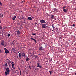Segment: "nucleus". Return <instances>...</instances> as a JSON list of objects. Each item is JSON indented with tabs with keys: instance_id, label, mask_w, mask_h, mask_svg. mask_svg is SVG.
I'll list each match as a JSON object with an SVG mask.
<instances>
[{
	"instance_id": "nucleus-50",
	"label": "nucleus",
	"mask_w": 76,
	"mask_h": 76,
	"mask_svg": "<svg viewBox=\"0 0 76 76\" xmlns=\"http://www.w3.org/2000/svg\"><path fill=\"white\" fill-rule=\"evenodd\" d=\"M0 10H1L0 9Z\"/></svg>"
},
{
	"instance_id": "nucleus-47",
	"label": "nucleus",
	"mask_w": 76,
	"mask_h": 76,
	"mask_svg": "<svg viewBox=\"0 0 76 76\" xmlns=\"http://www.w3.org/2000/svg\"><path fill=\"white\" fill-rule=\"evenodd\" d=\"M35 24H37V23H35Z\"/></svg>"
},
{
	"instance_id": "nucleus-2",
	"label": "nucleus",
	"mask_w": 76,
	"mask_h": 76,
	"mask_svg": "<svg viewBox=\"0 0 76 76\" xmlns=\"http://www.w3.org/2000/svg\"><path fill=\"white\" fill-rule=\"evenodd\" d=\"M1 45L2 46H4V47H5L6 45L4 44V40H2L1 42Z\"/></svg>"
},
{
	"instance_id": "nucleus-51",
	"label": "nucleus",
	"mask_w": 76,
	"mask_h": 76,
	"mask_svg": "<svg viewBox=\"0 0 76 76\" xmlns=\"http://www.w3.org/2000/svg\"><path fill=\"white\" fill-rule=\"evenodd\" d=\"M55 7H56V6Z\"/></svg>"
},
{
	"instance_id": "nucleus-3",
	"label": "nucleus",
	"mask_w": 76,
	"mask_h": 76,
	"mask_svg": "<svg viewBox=\"0 0 76 76\" xmlns=\"http://www.w3.org/2000/svg\"><path fill=\"white\" fill-rule=\"evenodd\" d=\"M37 67H39L40 69H42V66L40 65V63L37 62Z\"/></svg>"
},
{
	"instance_id": "nucleus-39",
	"label": "nucleus",
	"mask_w": 76,
	"mask_h": 76,
	"mask_svg": "<svg viewBox=\"0 0 76 76\" xmlns=\"http://www.w3.org/2000/svg\"><path fill=\"white\" fill-rule=\"evenodd\" d=\"M21 75H22V73H21V72H20V76H21Z\"/></svg>"
},
{
	"instance_id": "nucleus-4",
	"label": "nucleus",
	"mask_w": 76,
	"mask_h": 76,
	"mask_svg": "<svg viewBox=\"0 0 76 76\" xmlns=\"http://www.w3.org/2000/svg\"><path fill=\"white\" fill-rule=\"evenodd\" d=\"M40 22L43 24L46 23V22H45V20L43 19L41 20H40Z\"/></svg>"
},
{
	"instance_id": "nucleus-6",
	"label": "nucleus",
	"mask_w": 76,
	"mask_h": 76,
	"mask_svg": "<svg viewBox=\"0 0 76 76\" xmlns=\"http://www.w3.org/2000/svg\"><path fill=\"white\" fill-rule=\"evenodd\" d=\"M42 28H46V27H47V26H46V24H42Z\"/></svg>"
},
{
	"instance_id": "nucleus-26",
	"label": "nucleus",
	"mask_w": 76,
	"mask_h": 76,
	"mask_svg": "<svg viewBox=\"0 0 76 76\" xmlns=\"http://www.w3.org/2000/svg\"><path fill=\"white\" fill-rule=\"evenodd\" d=\"M0 16L1 17H3V14H1Z\"/></svg>"
},
{
	"instance_id": "nucleus-40",
	"label": "nucleus",
	"mask_w": 76,
	"mask_h": 76,
	"mask_svg": "<svg viewBox=\"0 0 76 76\" xmlns=\"http://www.w3.org/2000/svg\"><path fill=\"white\" fill-rule=\"evenodd\" d=\"M17 58H18V59H19V58H18L19 56H17Z\"/></svg>"
},
{
	"instance_id": "nucleus-11",
	"label": "nucleus",
	"mask_w": 76,
	"mask_h": 76,
	"mask_svg": "<svg viewBox=\"0 0 76 76\" xmlns=\"http://www.w3.org/2000/svg\"><path fill=\"white\" fill-rule=\"evenodd\" d=\"M16 32L18 35H19V34H20V31H19V30L16 31Z\"/></svg>"
},
{
	"instance_id": "nucleus-7",
	"label": "nucleus",
	"mask_w": 76,
	"mask_h": 76,
	"mask_svg": "<svg viewBox=\"0 0 76 76\" xmlns=\"http://www.w3.org/2000/svg\"><path fill=\"white\" fill-rule=\"evenodd\" d=\"M8 64H9V66H12V61H10L7 62Z\"/></svg>"
},
{
	"instance_id": "nucleus-27",
	"label": "nucleus",
	"mask_w": 76,
	"mask_h": 76,
	"mask_svg": "<svg viewBox=\"0 0 76 76\" xmlns=\"http://www.w3.org/2000/svg\"><path fill=\"white\" fill-rule=\"evenodd\" d=\"M15 73H18V70H16L15 71Z\"/></svg>"
},
{
	"instance_id": "nucleus-49",
	"label": "nucleus",
	"mask_w": 76,
	"mask_h": 76,
	"mask_svg": "<svg viewBox=\"0 0 76 76\" xmlns=\"http://www.w3.org/2000/svg\"><path fill=\"white\" fill-rule=\"evenodd\" d=\"M37 28H38V27H37Z\"/></svg>"
},
{
	"instance_id": "nucleus-44",
	"label": "nucleus",
	"mask_w": 76,
	"mask_h": 76,
	"mask_svg": "<svg viewBox=\"0 0 76 76\" xmlns=\"http://www.w3.org/2000/svg\"><path fill=\"white\" fill-rule=\"evenodd\" d=\"M14 41H15V40H13L12 42H14Z\"/></svg>"
},
{
	"instance_id": "nucleus-45",
	"label": "nucleus",
	"mask_w": 76,
	"mask_h": 76,
	"mask_svg": "<svg viewBox=\"0 0 76 76\" xmlns=\"http://www.w3.org/2000/svg\"><path fill=\"white\" fill-rule=\"evenodd\" d=\"M75 75H76V72L75 73Z\"/></svg>"
},
{
	"instance_id": "nucleus-8",
	"label": "nucleus",
	"mask_w": 76,
	"mask_h": 76,
	"mask_svg": "<svg viewBox=\"0 0 76 76\" xmlns=\"http://www.w3.org/2000/svg\"><path fill=\"white\" fill-rule=\"evenodd\" d=\"M12 68L14 69V70L15 69V68L14 67V65L15 64V63L13 62H12Z\"/></svg>"
},
{
	"instance_id": "nucleus-16",
	"label": "nucleus",
	"mask_w": 76,
	"mask_h": 76,
	"mask_svg": "<svg viewBox=\"0 0 76 76\" xmlns=\"http://www.w3.org/2000/svg\"><path fill=\"white\" fill-rule=\"evenodd\" d=\"M16 18V16H14L13 18H12V19L13 20H15V19Z\"/></svg>"
},
{
	"instance_id": "nucleus-33",
	"label": "nucleus",
	"mask_w": 76,
	"mask_h": 76,
	"mask_svg": "<svg viewBox=\"0 0 76 76\" xmlns=\"http://www.w3.org/2000/svg\"><path fill=\"white\" fill-rule=\"evenodd\" d=\"M56 31H58V28H56L55 29Z\"/></svg>"
},
{
	"instance_id": "nucleus-32",
	"label": "nucleus",
	"mask_w": 76,
	"mask_h": 76,
	"mask_svg": "<svg viewBox=\"0 0 76 76\" xmlns=\"http://www.w3.org/2000/svg\"><path fill=\"white\" fill-rule=\"evenodd\" d=\"M66 7L64 6L63 7V9H65Z\"/></svg>"
},
{
	"instance_id": "nucleus-5",
	"label": "nucleus",
	"mask_w": 76,
	"mask_h": 76,
	"mask_svg": "<svg viewBox=\"0 0 76 76\" xmlns=\"http://www.w3.org/2000/svg\"><path fill=\"white\" fill-rule=\"evenodd\" d=\"M4 50L6 54H9V53H10V52H9L8 50H7L6 49V48H4Z\"/></svg>"
},
{
	"instance_id": "nucleus-23",
	"label": "nucleus",
	"mask_w": 76,
	"mask_h": 76,
	"mask_svg": "<svg viewBox=\"0 0 76 76\" xmlns=\"http://www.w3.org/2000/svg\"><path fill=\"white\" fill-rule=\"evenodd\" d=\"M2 5H3V4L0 1V6H2Z\"/></svg>"
},
{
	"instance_id": "nucleus-10",
	"label": "nucleus",
	"mask_w": 76,
	"mask_h": 76,
	"mask_svg": "<svg viewBox=\"0 0 76 76\" xmlns=\"http://www.w3.org/2000/svg\"><path fill=\"white\" fill-rule=\"evenodd\" d=\"M28 19L29 20H32V18H31V17H28Z\"/></svg>"
},
{
	"instance_id": "nucleus-9",
	"label": "nucleus",
	"mask_w": 76,
	"mask_h": 76,
	"mask_svg": "<svg viewBox=\"0 0 76 76\" xmlns=\"http://www.w3.org/2000/svg\"><path fill=\"white\" fill-rule=\"evenodd\" d=\"M21 56L22 57H25V53L24 52L22 53L21 54Z\"/></svg>"
},
{
	"instance_id": "nucleus-14",
	"label": "nucleus",
	"mask_w": 76,
	"mask_h": 76,
	"mask_svg": "<svg viewBox=\"0 0 76 76\" xmlns=\"http://www.w3.org/2000/svg\"><path fill=\"white\" fill-rule=\"evenodd\" d=\"M42 50H43V48L42 47H40L39 48V50L40 51H41Z\"/></svg>"
},
{
	"instance_id": "nucleus-35",
	"label": "nucleus",
	"mask_w": 76,
	"mask_h": 76,
	"mask_svg": "<svg viewBox=\"0 0 76 76\" xmlns=\"http://www.w3.org/2000/svg\"><path fill=\"white\" fill-rule=\"evenodd\" d=\"M34 57H35V58H36L37 57V55H35Z\"/></svg>"
},
{
	"instance_id": "nucleus-1",
	"label": "nucleus",
	"mask_w": 76,
	"mask_h": 76,
	"mask_svg": "<svg viewBox=\"0 0 76 76\" xmlns=\"http://www.w3.org/2000/svg\"><path fill=\"white\" fill-rule=\"evenodd\" d=\"M6 71L5 72V75L7 76V75H9L10 73V69L8 67L6 68Z\"/></svg>"
},
{
	"instance_id": "nucleus-36",
	"label": "nucleus",
	"mask_w": 76,
	"mask_h": 76,
	"mask_svg": "<svg viewBox=\"0 0 76 76\" xmlns=\"http://www.w3.org/2000/svg\"><path fill=\"white\" fill-rule=\"evenodd\" d=\"M12 50L13 51H15V50L14 49H13Z\"/></svg>"
},
{
	"instance_id": "nucleus-25",
	"label": "nucleus",
	"mask_w": 76,
	"mask_h": 76,
	"mask_svg": "<svg viewBox=\"0 0 76 76\" xmlns=\"http://www.w3.org/2000/svg\"><path fill=\"white\" fill-rule=\"evenodd\" d=\"M52 28H53V30H54V24H52Z\"/></svg>"
},
{
	"instance_id": "nucleus-12",
	"label": "nucleus",
	"mask_w": 76,
	"mask_h": 76,
	"mask_svg": "<svg viewBox=\"0 0 76 76\" xmlns=\"http://www.w3.org/2000/svg\"><path fill=\"white\" fill-rule=\"evenodd\" d=\"M50 18L51 19H54L55 18V17H54V15H51V16L50 17Z\"/></svg>"
},
{
	"instance_id": "nucleus-21",
	"label": "nucleus",
	"mask_w": 76,
	"mask_h": 76,
	"mask_svg": "<svg viewBox=\"0 0 76 76\" xmlns=\"http://www.w3.org/2000/svg\"><path fill=\"white\" fill-rule=\"evenodd\" d=\"M32 34L33 35H36V33H34H34L32 32Z\"/></svg>"
},
{
	"instance_id": "nucleus-42",
	"label": "nucleus",
	"mask_w": 76,
	"mask_h": 76,
	"mask_svg": "<svg viewBox=\"0 0 76 76\" xmlns=\"http://www.w3.org/2000/svg\"><path fill=\"white\" fill-rule=\"evenodd\" d=\"M6 28V27H4V28H3V29H5Z\"/></svg>"
},
{
	"instance_id": "nucleus-17",
	"label": "nucleus",
	"mask_w": 76,
	"mask_h": 76,
	"mask_svg": "<svg viewBox=\"0 0 76 76\" xmlns=\"http://www.w3.org/2000/svg\"><path fill=\"white\" fill-rule=\"evenodd\" d=\"M26 60L27 61H29V58L27 57L26 58Z\"/></svg>"
},
{
	"instance_id": "nucleus-34",
	"label": "nucleus",
	"mask_w": 76,
	"mask_h": 76,
	"mask_svg": "<svg viewBox=\"0 0 76 76\" xmlns=\"http://www.w3.org/2000/svg\"><path fill=\"white\" fill-rule=\"evenodd\" d=\"M49 72L50 73V75H51V73H52V71H49Z\"/></svg>"
},
{
	"instance_id": "nucleus-38",
	"label": "nucleus",
	"mask_w": 76,
	"mask_h": 76,
	"mask_svg": "<svg viewBox=\"0 0 76 76\" xmlns=\"http://www.w3.org/2000/svg\"><path fill=\"white\" fill-rule=\"evenodd\" d=\"M2 53V51L1 50H0V53Z\"/></svg>"
},
{
	"instance_id": "nucleus-18",
	"label": "nucleus",
	"mask_w": 76,
	"mask_h": 76,
	"mask_svg": "<svg viewBox=\"0 0 76 76\" xmlns=\"http://www.w3.org/2000/svg\"><path fill=\"white\" fill-rule=\"evenodd\" d=\"M53 10H54V11H55V12H57V9L56 8H54L53 9Z\"/></svg>"
},
{
	"instance_id": "nucleus-22",
	"label": "nucleus",
	"mask_w": 76,
	"mask_h": 76,
	"mask_svg": "<svg viewBox=\"0 0 76 76\" xmlns=\"http://www.w3.org/2000/svg\"><path fill=\"white\" fill-rule=\"evenodd\" d=\"M5 66L6 67H7V63H6Z\"/></svg>"
},
{
	"instance_id": "nucleus-20",
	"label": "nucleus",
	"mask_w": 76,
	"mask_h": 76,
	"mask_svg": "<svg viewBox=\"0 0 76 76\" xmlns=\"http://www.w3.org/2000/svg\"><path fill=\"white\" fill-rule=\"evenodd\" d=\"M31 56H32V57H35V55H34V54H32L31 55Z\"/></svg>"
},
{
	"instance_id": "nucleus-31",
	"label": "nucleus",
	"mask_w": 76,
	"mask_h": 76,
	"mask_svg": "<svg viewBox=\"0 0 76 76\" xmlns=\"http://www.w3.org/2000/svg\"><path fill=\"white\" fill-rule=\"evenodd\" d=\"M7 36V37H10V34H9Z\"/></svg>"
},
{
	"instance_id": "nucleus-24",
	"label": "nucleus",
	"mask_w": 76,
	"mask_h": 76,
	"mask_svg": "<svg viewBox=\"0 0 76 76\" xmlns=\"http://www.w3.org/2000/svg\"><path fill=\"white\" fill-rule=\"evenodd\" d=\"M15 44V42H12V44H13V45H14V44Z\"/></svg>"
},
{
	"instance_id": "nucleus-41",
	"label": "nucleus",
	"mask_w": 76,
	"mask_h": 76,
	"mask_svg": "<svg viewBox=\"0 0 76 76\" xmlns=\"http://www.w3.org/2000/svg\"><path fill=\"white\" fill-rule=\"evenodd\" d=\"M19 70H20V72H21V70H20V68H19Z\"/></svg>"
},
{
	"instance_id": "nucleus-15",
	"label": "nucleus",
	"mask_w": 76,
	"mask_h": 76,
	"mask_svg": "<svg viewBox=\"0 0 76 76\" xmlns=\"http://www.w3.org/2000/svg\"><path fill=\"white\" fill-rule=\"evenodd\" d=\"M63 11H64V13H66L67 12V10H65V9H64L63 10Z\"/></svg>"
},
{
	"instance_id": "nucleus-43",
	"label": "nucleus",
	"mask_w": 76,
	"mask_h": 76,
	"mask_svg": "<svg viewBox=\"0 0 76 76\" xmlns=\"http://www.w3.org/2000/svg\"><path fill=\"white\" fill-rule=\"evenodd\" d=\"M1 22V20H0V23Z\"/></svg>"
},
{
	"instance_id": "nucleus-46",
	"label": "nucleus",
	"mask_w": 76,
	"mask_h": 76,
	"mask_svg": "<svg viewBox=\"0 0 76 76\" xmlns=\"http://www.w3.org/2000/svg\"><path fill=\"white\" fill-rule=\"evenodd\" d=\"M60 38H61V37H60Z\"/></svg>"
},
{
	"instance_id": "nucleus-28",
	"label": "nucleus",
	"mask_w": 76,
	"mask_h": 76,
	"mask_svg": "<svg viewBox=\"0 0 76 76\" xmlns=\"http://www.w3.org/2000/svg\"><path fill=\"white\" fill-rule=\"evenodd\" d=\"M7 60H8L7 62H8V61H11L10 59H7Z\"/></svg>"
},
{
	"instance_id": "nucleus-29",
	"label": "nucleus",
	"mask_w": 76,
	"mask_h": 76,
	"mask_svg": "<svg viewBox=\"0 0 76 76\" xmlns=\"http://www.w3.org/2000/svg\"><path fill=\"white\" fill-rule=\"evenodd\" d=\"M29 68L30 69H31V67H32V66H29Z\"/></svg>"
},
{
	"instance_id": "nucleus-30",
	"label": "nucleus",
	"mask_w": 76,
	"mask_h": 76,
	"mask_svg": "<svg viewBox=\"0 0 76 76\" xmlns=\"http://www.w3.org/2000/svg\"><path fill=\"white\" fill-rule=\"evenodd\" d=\"M72 26L73 27H75V24H73Z\"/></svg>"
},
{
	"instance_id": "nucleus-19",
	"label": "nucleus",
	"mask_w": 76,
	"mask_h": 76,
	"mask_svg": "<svg viewBox=\"0 0 76 76\" xmlns=\"http://www.w3.org/2000/svg\"><path fill=\"white\" fill-rule=\"evenodd\" d=\"M19 57L20 58H21V53H19L18 54Z\"/></svg>"
},
{
	"instance_id": "nucleus-52",
	"label": "nucleus",
	"mask_w": 76,
	"mask_h": 76,
	"mask_svg": "<svg viewBox=\"0 0 76 76\" xmlns=\"http://www.w3.org/2000/svg\"><path fill=\"white\" fill-rule=\"evenodd\" d=\"M75 10H76V9H75Z\"/></svg>"
},
{
	"instance_id": "nucleus-48",
	"label": "nucleus",
	"mask_w": 76,
	"mask_h": 76,
	"mask_svg": "<svg viewBox=\"0 0 76 76\" xmlns=\"http://www.w3.org/2000/svg\"><path fill=\"white\" fill-rule=\"evenodd\" d=\"M19 53V52H18L17 53Z\"/></svg>"
},
{
	"instance_id": "nucleus-13",
	"label": "nucleus",
	"mask_w": 76,
	"mask_h": 76,
	"mask_svg": "<svg viewBox=\"0 0 76 76\" xmlns=\"http://www.w3.org/2000/svg\"><path fill=\"white\" fill-rule=\"evenodd\" d=\"M30 39H31V40H33V41H34L35 42H36V41H37L36 40H35V39H34L33 38H30Z\"/></svg>"
},
{
	"instance_id": "nucleus-37",
	"label": "nucleus",
	"mask_w": 76,
	"mask_h": 76,
	"mask_svg": "<svg viewBox=\"0 0 76 76\" xmlns=\"http://www.w3.org/2000/svg\"><path fill=\"white\" fill-rule=\"evenodd\" d=\"M0 29H2V27L0 26Z\"/></svg>"
}]
</instances>
